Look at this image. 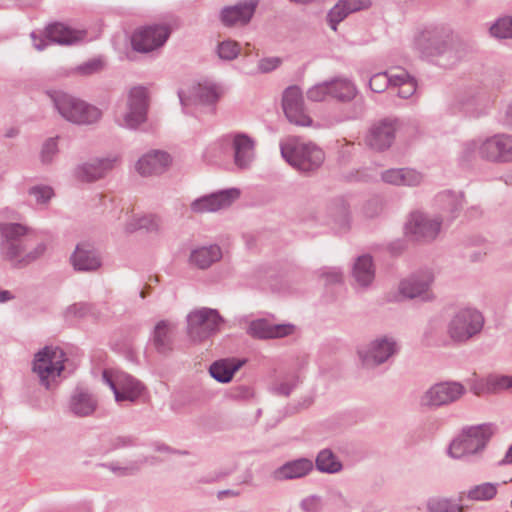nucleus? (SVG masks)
Here are the masks:
<instances>
[{
	"label": "nucleus",
	"instance_id": "obj_12",
	"mask_svg": "<svg viewBox=\"0 0 512 512\" xmlns=\"http://www.w3.org/2000/svg\"><path fill=\"white\" fill-rule=\"evenodd\" d=\"M464 387L456 382L438 383L432 386L421 398L423 405H442L459 399Z\"/></svg>",
	"mask_w": 512,
	"mask_h": 512
},
{
	"label": "nucleus",
	"instance_id": "obj_10",
	"mask_svg": "<svg viewBox=\"0 0 512 512\" xmlns=\"http://www.w3.org/2000/svg\"><path fill=\"white\" fill-rule=\"evenodd\" d=\"M166 26H148L137 30L132 36V46L136 51L149 52L161 45L169 36Z\"/></svg>",
	"mask_w": 512,
	"mask_h": 512
},
{
	"label": "nucleus",
	"instance_id": "obj_51",
	"mask_svg": "<svg viewBox=\"0 0 512 512\" xmlns=\"http://www.w3.org/2000/svg\"><path fill=\"white\" fill-rule=\"evenodd\" d=\"M302 505L308 512H314L319 507V500L316 497H308L303 501Z\"/></svg>",
	"mask_w": 512,
	"mask_h": 512
},
{
	"label": "nucleus",
	"instance_id": "obj_8",
	"mask_svg": "<svg viewBox=\"0 0 512 512\" xmlns=\"http://www.w3.org/2000/svg\"><path fill=\"white\" fill-rule=\"evenodd\" d=\"M103 378L113 390L117 402H134L143 392L142 384L124 372L105 370Z\"/></svg>",
	"mask_w": 512,
	"mask_h": 512
},
{
	"label": "nucleus",
	"instance_id": "obj_53",
	"mask_svg": "<svg viewBox=\"0 0 512 512\" xmlns=\"http://www.w3.org/2000/svg\"><path fill=\"white\" fill-rule=\"evenodd\" d=\"M503 462L504 463H509V464L512 463V446L507 451V453H506V455H505V457L503 459Z\"/></svg>",
	"mask_w": 512,
	"mask_h": 512
},
{
	"label": "nucleus",
	"instance_id": "obj_33",
	"mask_svg": "<svg viewBox=\"0 0 512 512\" xmlns=\"http://www.w3.org/2000/svg\"><path fill=\"white\" fill-rule=\"evenodd\" d=\"M239 367L240 364H236L232 360H222L215 362L210 367V374L220 382H229Z\"/></svg>",
	"mask_w": 512,
	"mask_h": 512
},
{
	"label": "nucleus",
	"instance_id": "obj_44",
	"mask_svg": "<svg viewBox=\"0 0 512 512\" xmlns=\"http://www.w3.org/2000/svg\"><path fill=\"white\" fill-rule=\"evenodd\" d=\"M330 94L332 95L331 83H323L312 87L308 91V98L312 101H323Z\"/></svg>",
	"mask_w": 512,
	"mask_h": 512
},
{
	"label": "nucleus",
	"instance_id": "obj_41",
	"mask_svg": "<svg viewBox=\"0 0 512 512\" xmlns=\"http://www.w3.org/2000/svg\"><path fill=\"white\" fill-rule=\"evenodd\" d=\"M239 52L238 43L231 40L223 41L218 46V54L220 58L225 60H232L236 58Z\"/></svg>",
	"mask_w": 512,
	"mask_h": 512
},
{
	"label": "nucleus",
	"instance_id": "obj_16",
	"mask_svg": "<svg viewBox=\"0 0 512 512\" xmlns=\"http://www.w3.org/2000/svg\"><path fill=\"white\" fill-rule=\"evenodd\" d=\"M232 141L234 149L235 164L240 167H246L252 161L254 156V142L250 137L244 134H237L233 137H224L220 140V145L224 142Z\"/></svg>",
	"mask_w": 512,
	"mask_h": 512
},
{
	"label": "nucleus",
	"instance_id": "obj_38",
	"mask_svg": "<svg viewBox=\"0 0 512 512\" xmlns=\"http://www.w3.org/2000/svg\"><path fill=\"white\" fill-rule=\"evenodd\" d=\"M330 83L333 97L340 100H351L355 97L356 88L351 82L338 79Z\"/></svg>",
	"mask_w": 512,
	"mask_h": 512
},
{
	"label": "nucleus",
	"instance_id": "obj_5",
	"mask_svg": "<svg viewBox=\"0 0 512 512\" xmlns=\"http://www.w3.org/2000/svg\"><path fill=\"white\" fill-rule=\"evenodd\" d=\"M65 355L57 347H45L35 355L33 372L42 385L50 388L64 369Z\"/></svg>",
	"mask_w": 512,
	"mask_h": 512
},
{
	"label": "nucleus",
	"instance_id": "obj_40",
	"mask_svg": "<svg viewBox=\"0 0 512 512\" xmlns=\"http://www.w3.org/2000/svg\"><path fill=\"white\" fill-rule=\"evenodd\" d=\"M491 35L496 38L512 37V18L505 17L498 20L491 28Z\"/></svg>",
	"mask_w": 512,
	"mask_h": 512
},
{
	"label": "nucleus",
	"instance_id": "obj_6",
	"mask_svg": "<svg viewBox=\"0 0 512 512\" xmlns=\"http://www.w3.org/2000/svg\"><path fill=\"white\" fill-rule=\"evenodd\" d=\"M484 324L482 315L470 308L458 311L451 319L448 333L454 341H466L480 332Z\"/></svg>",
	"mask_w": 512,
	"mask_h": 512
},
{
	"label": "nucleus",
	"instance_id": "obj_7",
	"mask_svg": "<svg viewBox=\"0 0 512 512\" xmlns=\"http://www.w3.org/2000/svg\"><path fill=\"white\" fill-rule=\"evenodd\" d=\"M221 322L217 311L201 308L188 315V335L194 342H200L215 332Z\"/></svg>",
	"mask_w": 512,
	"mask_h": 512
},
{
	"label": "nucleus",
	"instance_id": "obj_39",
	"mask_svg": "<svg viewBox=\"0 0 512 512\" xmlns=\"http://www.w3.org/2000/svg\"><path fill=\"white\" fill-rule=\"evenodd\" d=\"M497 494V485L493 483H482L473 487L468 492V497L477 501H488Z\"/></svg>",
	"mask_w": 512,
	"mask_h": 512
},
{
	"label": "nucleus",
	"instance_id": "obj_43",
	"mask_svg": "<svg viewBox=\"0 0 512 512\" xmlns=\"http://www.w3.org/2000/svg\"><path fill=\"white\" fill-rule=\"evenodd\" d=\"M389 84H391V75L386 73H377L369 81L371 90L377 93L385 91Z\"/></svg>",
	"mask_w": 512,
	"mask_h": 512
},
{
	"label": "nucleus",
	"instance_id": "obj_4",
	"mask_svg": "<svg viewBox=\"0 0 512 512\" xmlns=\"http://www.w3.org/2000/svg\"><path fill=\"white\" fill-rule=\"evenodd\" d=\"M55 105L64 119L75 124H92L102 116L97 107L68 94L59 95Z\"/></svg>",
	"mask_w": 512,
	"mask_h": 512
},
{
	"label": "nucleus",
	"instance_id": "obj_27",
	"mask_svg": "<svg viewBox=\"0 0 512 512\" xmlns=\"http://www.w3.org/2000/svg\"><path fill=\"white\" fill-rule=\"evenodd\" d=\"M471 389L478 396L485 393H496L505 389H512V377L490 375L485 380L474 384Z\"/></svg>",
	"mask_w": 512,
	"mask_h": 512
},
{
	"label": "nucleus",
	"instance_id": "obj_49",
	"mask_svg": "<svg viewBox=\"0 0 512 512\" xmlns=\"http://www.w3.org/2000/svg\"><path fill=\"white\" fill-rule=\"evenodd\" d=\"M102 65H103V63L101 60L94 59V60H91V61L85 63L83 66H80L79 70L83 74H90V73L98 71L102 67Z\"/></svg>",
	"mask_w": 512,
	"mask_h": 512
},
{
	"label": "nucleus",
	"instance_id": "obj_31",
	"mask_svg": "<svg viewBox=\"0 0 512 512\" xmlns=\"http://www.w3.org/2000/svg\"><path fill=\"white\" fill-rule=\"evenodd\" d=\"M222 256L221 250L217 246L202 247L191 253L190 261L199 268H207Z\"/></svg>",
	"mask_w": 512,
	"mask_h": 512
},
{
	"label": "nucleus",
	"instance_id": "obj_36",
	"mask_svg": "<svg viewBox=\"0 0 512 512\" xmlns=\"http://www.w3.org/2000/svg\"><path fill=\"white\" fill-rule=\"evenodd\" d=\"M428 290L427 281L417 279L405 280L400 283L399 292L403 298H415L426 294Z\"/></svg>",
	"mask_w": 512,
	"mask_h": 512
},
{
	"label": "nucleus",
	"instance_id": "obj_2",
	"mask_svg": "<svg viewBox=\"0 0 512 512\" xmlns=\"http://www.w3.org/2000/svg\"><path fill=\"white\" fill-rule=\"evenodd\" d=\"M281 154L293 167L301 171L319 168L325 159L323 150L311 141L289 139L281 146Z\"/></svg>",
	"mask_w": 512,
	"mask_h": 512
},
{
	"label": "nucleus",
	"instance_id": "obj_21",
	"mask_svg": "<svg viewBox=\"0 0 512 512\" xmlns=\"http://www.w3.org/2000/svg\"><path fill=\"white\" fill-rule=\"evenodd\" d=\"M171 162L170 156L165 152L154 151L140 158L136 170L143 176L162 172Z\"/></svg>",
	"mask_w": 512,
	"mask_h": 512
},
{
	"label": "nucleus",
	"instance_id": "obj_46",
	"mask_svg": "<svg viewBox=\"0 0 512 512\" xmlns=\"http://www.w3.org/2000/svg\"><path fill=\"white\" fill-rule=\"evenodd\" d=\"M57 152V141L56 139L47 140L41 150V158L43 162L50 161L51 157Z\"/></svg>",
	"mask_w": 512,
	"mask_h": 512
},
{
	"label": "nucleus",
	"instance_id": "obj_50",
	"mask_svg": "<svg viewBox=\"0 0 512 512\" xmlns=\"http://www.w3.org/2000/svg\"><path fill=\"white\" fill-rule=\"evenodd\" d=\"M89 307L86 304L79 303L74 304L72 307L69 308L68 314L73 315L75 317H82L85 315V313L88 311Z\"/></svg>",
	"mask_w": 512,
	"mask_h": 512
},
{
	"label": "nucleus",
	"instance_id": "obj_29",
	"mask_svg": "<svg viewBox=\"0 0 512 512\" xmlns=\"http://www.w3.org/2000/svg\"><path fill=\"white\" fill-rule=\"evenodd\" d=\"M46 34L49 39L59 44H72L85 37L83 31L71 30L63 24H53L47 27Z\"/></svg>",
	"mask_w": 512,
	"mask_h": 512
},
{
	"label": "nucleus",
	"instance_id": "obj_28",
	"mask_svg": "<svg viewBox=\"0 0 512 512\" xmlns=\"http://www.w3.org/2000/svg\"><path fill=\"white\" fill-rule=\"evenodd\" d=\"M72 264L77 270L89 271L97 269L100 266V261L90 245L83 243L77 246L72 256Z\"/></svg>",
	"mask_w": 512,
	"mask_h": 512
},
{
	"label": "nucleus",
	"instance_id": "obj_48",
	"mask_svg": "<svg viewBox=\"0 0 512 512\" xmlns=\"http://www.w3.org/2000/svg\"><path fill=\"white\" fill-rule=\"evenodd\" d=\"M280 64V59L276 57L264 58L259 62V69L262 72H269Z\"/></svg>",
	"mask_w": 512,
	"mask_h": 512
},
{
	"label": "nucleus",
	"instance_id": "obj_24",
	"mask_svg": "<svg viewBox=\"0 0 512 512\" xmlns=\"http://www.w3.org/2000/svg\"><path fill=\"white\" fill-rule=\"evenodd\" d=\"M219 95V90L207 82L204 84L199 83L191 87L188 91L183 90L179 94L180 100L184 105H188L192 100L202 103H211L217 100Z\"/></svg>",
	"mask_w": 512,
	"mask_h": 512
},
{
	"label": "nucleus",
	"instance_id": "obj_13",
	"mask_svg": "<svg viewBox=\"0 0 512 512\" xmlns=\"http://www.w3.org/2000/svg\"><path fill=\"white\" fill-rule=\"evenodd\" d=\"M480 154L490 161H512V137L498 135L487 139L480 147Z\"/></svg>",
	"mask_w": 512,
	"mask_h": 512
},
{
	"label": "nucleus",
	"instance_id": "obj_11",
	"mask_svg": "<svg viewBox=\"0 0 512 512\" xmlns=\"http://www.w3.org/2000/svg\"><path fill=\"white\" fill-rule=\"evenodd\" d=\"M147 106L148 93L146 88L141 86L133 87L128 95V111L124 116V125L133 128L144 122Z\"/></svg>",
	"mask_w": 512,
	"mask_h": 512
},
{
	"label": "nucleus",
	"instance_id": "obj_52",
	"mask_svg": "<svg viewBox=\"0 0 512 512\" xmlns=\"http://www.w3.org/2000/svg\"><path fill=\"white\" fill-rule=\"evenodd\" d=\"M32 39H33V42H34V47L37 50H42L46 46L45 40H43V39H39L38 40L34 34H32Z\"/></svg>",
	"mask_w": 512,
	"mask_h": 512
},
{
	"label": "nucleus",
	"instance_id": "obj_15",
	"mask_svg": "<svg viewBox=\"0 0 512 512\" xmlns=\"http://www.w3.org/2000/svg\"><path fill=\"white\" fill-rule=\"evenodd\" d=\"M439 229L440 223L438 221L428 219L420 212L412 213L406 224V233L417 240L433 239L439 232Z\"/></svg>",
	"mask_w": 512,
	"mask_h": 512
},
{
	"label": "nucleus",
	"instance_id": "obj_19",
	"mask_svg": "<svg viewBox=\"0 0 512 512\" xmlns=\"http://www.w3.org/2000/svg\"><path fill=\"white\" fill-rule=\"evenodd\" d=\"M295 327L290 324L273 325L267 320H256L250 324L249 333L258 338H278L294 333Z\"/></svg>",
	"mask_w": 512,
	"mask_h": 512
},
{
	"label": "nucleus",
	"instance_id": "obj_18",
	"mask_svg": "<svg viewBox=\"0 0 512 512\" xmlns=\"http://www.w3.org/2000/svg\"><path fill=\"white\" fill-rule=\"evenodd\" d=\"M257 6L256 0H250L243 4L226 7L221 12V21L225 26L247 24L254 14Z\"/></svg>",
	"mask_w": 512,
	"mask_h": 512
},
{
	"label": "nucleus",
	"instance_id": "obj_17",
	"mask_svg": "<svg viewBox=\"0 0 512 512\" xmlns=\"http://www.w3.org/2000/svg\"><path fill=\"white\" fill-rule=\"evenodd\" d=\"M395 351L396 344L383 338L373 342L367 351H360L359 354L365 366H373L386 361Z\"/></svg>",
	"mask_w": 512,
	"mask_h": 512
},
{
	"label": "nucleus",
	"instance_id": "obj_47",
	"mask_svg": "<svg viewBox=\"0 0 512 512\" xmlns=\"http://www.w3.org/2000/svg\"><path fill=\"white\" fill-rule=\"evenodd\" d=\"M31 194L35 196L38 203H43L53 196V191L49 187H35L31 189Z\"/></svg>",
	"mask_w": 512,
	"mask_h": 512
},
{
	"label": "nucleus",
	"instance_id": "obj_9",
	"mask_svg": "<svg viewBox=\"0 0 512 512\" xmlns=\"http://www.w3.org/2000/svg\"><path fill=\"white\" fill-rule=\"evenodd\" d=\"M282 108L290 123L303 127L312 125V119L304 108L303 96L298 87L292 86L285 90Z\"/></svg>",
	"mask_w": 512,
	"mask_h": 512
},
{
	"label": "nucleus",
	"instance_id": "obj_55",
	"mask_svg": "<svg viewBox=\"0 0 512 512\" xmlns=\"http://www.w3.org/2000/svg\"><path fill=\"white\" fill-rule=\"evenodd\" d=\"M334 276H335V280L340 279V275L339 274L336 273Z\"/></svg>",
	"mask_w": 512,
	"mask_h": 512
},
{
	"label": "nucleus",
	"instance_id": "obj_3",
	"mask_svg": "<svg viewBox=\"0 0 512 512\" xmlns=\"http://www.w3.org/2000/svg\"><path fill=\"white\" fill-rule=\"evenodd\" d=\"M492 430L488 425L471 426L463 429L451 442L449 454L453 458H462L482 450Z\"/></svg>",
	"mask_w": 512,
	"mask_h": 512
},
{
	"label": "nucleus",
	"instance_id": "obj_30",
	"mask_svg": "<svg viewBox=\"0 0 512 512\" xmlns=\"http://www.w3.org/2000/svg\"><path fill=\"white\" fill-rule=\"evenodd\" d=\"M382 178L390 184L415 186L421 182L422 175L413 169H390L383 173Z\"/></svg>",
	"mask_w": 512,
	"mask_h": 512
},
{
	"label": "nucleus",
	"instance_id": "obj_32",
	"mask_svg": "<svg viewBox=\"0 0 512 512\" xmlns=\"http://www.w3.org/2000/svg\"><path fill=\"white\" fill-rule=\"evenodd\" d=\"M353 274L360 285H369L374 279V269L371 258L368 256L359 257L355 263Z\"/></svg>",
	"mask_w": 512,
	"mask_h": 512
},
{
	"label": "nucleus",
	"instance_id": "obj_25",
	"mask_svg": "<svg viewBox=\"0 0 512 512\" xmlns=\"http://www.w3.org/2000/svg\"><path fill=\"white\" fill-rule=\"evenodd\" d=\"M394 132L395 128L392 123H380L371 129L367 136V143L373 149L383 150L391 145Z\"/></svg>",
	"mask_w": 512,
	"mask_h": 512
},
{
	"label": "nucleus",
	"instance_id": "obj_35",
	"mask_svg": "<svg viewBox=\"0 0 512 512\" xmlns=\"http://www.w3.org/2000/svg\"><path fill=\"white\" fill-rule=\"evenodd\" d=\"M95 407V401L87 393L78 392L72 397L71 409L79 416L91 414L95 410Z\"/></svg>",
	"mask_w": 512,
	"mask_h": 512
},
{
	"label": "nucleus",
	"instance_id": "obj_22",
	"mask_svg": "<svg viewBox=\"0 0 512 512\" xmlns=\"http://www.w3.org/2000/svg\"><path fill=\"white\" fill-rule=\"evenodd\" d=\"M175 326L167 321L161 320L156 323L152 342L155 350L160 354H167L173 349V335Z\"/></svg>",
	"mask_w": 512,
	"mask_h": 512
},
{
	"label": "nucleus",
	"instance_id": "obj_14",
	"mask_svg": "<svg viewBox=\"0 0 512 512\" xmlns=\"http://www.w3.org/2000/svg\"><path fill=\"white\" fill-rule=\"evenodd\" d=\"M239 195L240 193L237 189L222 191L194 201L191 205V209L194 212L199 213L215 212L229 207L236 199H238Z\"/></svg>",
	"mask_w": 512,
	"mask_h": 512
},
{
	"label": "nucleus",
	"instance_id": "obj_37",
	"mask_svg": "<svg viewBox=\"0 0 512 512\" xmlns=\"http://www.w3.org/2000/svg\"><path fill=\"white\" fill-rule=\"evenodd\" d=\"M316 466L322 472L335 473L342 465L330 450H322L316 459Z\"/></svg>",
	"mask_w": 512,
	"mask_h": 512
},
{
	"label": "nucleus",
	"instance_id": "obj_20",
	"mask_svg": "<svg viewBox=\"0 0 512 512\" xmlns=\"http://www.w3.org/2000/svg\"><path fill=\"white\" fill-rule=\"evenodd\" d=\"M117 164V158L95 160L80 166L77 170V177L86 182L95 181L102 178L107 172L112 170Z\"/></svg>",
	"mask_w": 512,
	"mask_h": 512
},
{
	"label": "nucleus",
	"instance_id": "obj_1",
	"mask_svg": "<svg viewBox=\"0 0 512 512\" xmlns=\"http://www.w3.org/2000/svg\"><path fill=\"white\" fill-rule=\"evenodd\" d=\"M0 232L4 237L1 245V253L5 259L13 264H27L44 252V246L39 245L34 250L30 239H22L26 234V228L19 224H5L0 226Z\"/></svg>",
	"mask_w": 512,
	"mask_h": 512
},
{
	"label": "nucleus",
	"instance_id": "obj_42",
	"mask_svg": "<svg viewBox=\"0 0 512 512\" xmlns=\"http://www.w3.org/2000/svg\"><path fill=\"white\" fill-rule=\"evenodd\" d=\"M430 512H462V507L452 505L446 499H432L429 502Z\"/></svg>",
	"mask_w": 512,
	"mask_h": 512
},
{
	"label": "nucleus",
	"instance_id": "obj_26",
	"mask_svg": "<svg viewBox=\"0 0 512 512\" xmlns=\"http://www.w3.org/2000/svg\"><path fill=\"white\" fill-rule=\"evenodd\" d=\"M313 468V463L308 459H298L284 464L274 472L277 480L300 478L307 475Z\"/></svg>",
	"mask_w": 512,
	"mask_h": 512
},
{
	"label": "nucleus",
	"instance_id": "obj_34",
	"mask_svg": "<svg viewBox=\"0 0 512 512\" xmlns=\"http://www.w3.org/2000/svg\"><path fill=\"white\" fill-rule=\"evenodd\" d=\"M391 84L399 86V96L408 98L416 91V82L405 71L391 74Z\"/></svg>",
	"mask_w": 512,
	"mask_h": 512
},
{
	"label": "nucleus",
	"instance_id": "obj_23",
	"mask_svg": "<svg viewBox=\"0 0 512 512\" xmlns=\"http://www.w3.org/2000/svg\"><path fill=\"white\" fill-rule=\"evenodd\" d=\"M371 5L370 0H341L329 12L328 19L331 28L335 31L336 25L350 13L366 9Z\"/></svg>",
	"mask_w": 512,
	"mask_h": 512
},
{
	"label": "nucleus",
	"instance_id": "obj_45",
	"mask_svg": "<svg viewBox=\"0 0 512 512\" xmlns=\"http://www.w3.org/2000/svg\"><path fill=\"white\" fill-rule=\"evenodd\" d=\"M160 218L154 214L145 215L137 219V224L133 227L134 229H146L148 231L157 230L160 227Z\"/></svg>",
	"mask_w": 512,
	"mask_h": 512
},
{
	"label": "nucleus",
	"instance_id": "obj_54",
	"mask_svg": "<svg viewBox=\"0 0 512 512\" xmlns=\"http://www.w3.org/2000/svg\"><path fill=\"white\" fill-rule=\"evenodd\" d=\"M11 298L8 291H0V302H5Z\"/></svg>",
	"mask_w": 512,
	"mask_h": 512
}]
</instances>
